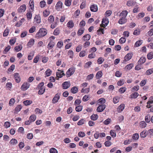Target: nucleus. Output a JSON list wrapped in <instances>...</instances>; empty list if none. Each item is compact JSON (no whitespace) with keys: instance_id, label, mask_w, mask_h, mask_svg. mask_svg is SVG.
<instances>
[{"instance_id":"nucleus-18","label":"nucleus","mask_w":153,"mask_h":153,"mask_svg":"<svg viewBox=\"0 0 153 153\" xmlns=\"http://www.w3.org/2000/svg\"><path fill=\"white\" fill-rule=\"evenodd\" d=\"M102 73L101 71H98L96 74V77L97 79H98L102 77Z\"/></svg>"},{"instance_id":"nucleus-23","label":"nucleus","mask_w":153,"mask_h":153,"mask_svg":"<svg viewBox=\"0 0 153 153\" xmlns=\"http://www.w3.org/2000/svg\"><path fill=\"white\" fill-rule=\"evenodd\" d=\"M146 60V58L145 57H141L138 61L139 63L140 64H142L144 63Z\"/></svg>"},{"instance_id":"nucleus-38","label":"nucleus","mask_w":153,"mask_h":153,"mask_svg":"<svg viewBox=\"0 0 153 153\" xmlns=\"http://www.w3.org/2000/svg\"><path fill=\"white\" fill-rule=\"evenodd\" d=\"M27 18L28 19H30L32 18V13L30 12H28L26 14Z\"/></svg>"},{"instance_id":"nucleus-34","label":"nucleus","mask_w":153,"mask_h":153,"mask_svg":"<svg viewBox=\"0 0 153 153\" xmlns=\"http://www.w3.org/2000/svg\"><path fill=\"white\" fill-rule=\"evenodd\" d=\"M119 98L117 96L113 98V102L114 104H116L119 101Z\"/></svg>"},{"instance_id":"nucleus-54","label":"nucleus","mask_w":153,"mask_h":153,"mask_svg":"<svg viewBox=\"0 0 153 153\" xmlns=\"http://www.w3.org/2000/svg\"><path fill=\"white\" fill-rule=\"evenodd\" d=\"M104 61V59L101 57H100L97 60V63L99 64H101Z\"/></svg>"},{"instance_id":"nucleus-45","label":"nucleus","mask_w":153,"mask_h":153,"mask_svg":"<svg viewBox=\"0 0 153 153\" xmlns=\"http://www.w3.org/2000/svg\"><path fill=\"white\" fill-rule=\"evenodd\" d=\"M39 90L38 91V94H43L45 92V88H41L40 89H39Z\"/></svg>"},{"instance_id":"nucleus-61","label":"nucleus","mask_w":153,"mask_h":153,"mask_svg":"<svg viewBox=\"0 0 153 153\" xmlns=\"http://www.w3.org/2000/svg\"><path fill=\"white\" fill-rule=\"evenodd\" d=\"M9 33V30L6 29L5 30L3 33V36L4 37L7 36Z\"/></svg>"},{"instance_id":"nucleus-31","label":"nucleus","mask_w":153,"mask_h":153,"mask_svg":"<svg viewBox=\"0 0 153 153\" xmlns=\"http://www.w3.org/2000/svg\"><path fill=\"white\" fill-rule=\"evenodd\" d=\"M54 16L52 15H51L49 16L48 19V22L50 23H52L54 21Z\"/></svg>"},{"instance_id":"nucleus-50","label":"nucleus","mask_w":153,"mask_h":153,"mask_svg":"<svg viewBox=\"0 0 153 153\" xmlns=\"http://www.w3.org/2000/svg\"><path fill=\"white\" fill-rule=\"evenodd\" d=\"M46 5V2L44 1H41L40 2V6L41 8L44 7Z\"/></svg>"},{"instance_id":"nucleus-60","label":"nucleus","mask_w":153,"mask_h":153,"mask_svg":"<svg viewBox=\"0 0 153 153\" xmlns=\"http://www.w3.org/2000/svg\"><path fill=\"white\" fill-rule=\"evenodd\" d=\"M63 45V42H58L56 46L59 48H61Z\"/></svg>"},{"instance_id":"nucleus-56","label":"nucleus","mask_w":153,"mask_h":153,"mask_svg":"<svg viewBox=\"0 0 153 153\" xmlns=\"http://www.w3.org/2000/svg\"><path fill=\"white\" fill-rule=\"evenodd\" d=\"M22 108V106L21 105H19L15 108V110L16 111L19 112L20 111Z\"/></svg>"},{"instance_id":"nucleus-25","label":"nucleus","mask_w":153,"mask_h":153,"mask_svg":"<svg viewBox=\"0 0 153 153\" xmlns=\"http://www.w3.org/2000/svg\"><path fill=\"white\" fill-rule=\"evenodd\" d=\"M147 135L151 137V136L153 134V129H151L149 130L147 132Z\"/></svg>"},{"instance_id":"nucleus-32","label":"nucleus","mask_w":153,"mask_h":153,"mask_svg":"<svg viewBox=\"0 0 153 153\" xmlns=\"http://www.w3.org/2000/svg\"><path fill=\"white\" fill-rule=\"evenodd\" d=\"M139 95V94L136 92L132 93L131 95V98H136Z\"/></svg>"},{"instance_id":"nucleus-26","label":"nucleus","mask_w":153,"mask_h":153,"mask_svg":"<svg viewBox=\"0 0 153 153\" xmlns=\"http://www.w3.org/2000/svg\"><path fill=\"white\" fill-rule=\"evenodd\" d=\"M36 119V116L34 114L31 115L30 117L29 120L32 122H34Z\"/></svg>"},{"instance_id":"nucleus-6","label":"nucleus","mask_w":153,"mask_h":153,"mask_svg":"<svg viewBox=\"0 0 153 153\" xmlns=\"http://www.w3.org/2000/svg\"><path fill=\"white\" fill-rule=\"evenodd\" d=\"M29 86L30 84L27 82H25L22 85L21 88L22 90L25 91L29 88Z\"/></svg>"},{"instance_id":"nucleus-21","label":"nucleus","mask_w":153,"mask_h":153,"mask_svg":"<svg viewBox=\"0 0 153 153\" xmlns=\"http://www.w3.org/2000/svg\"><path fill=\"white\" fill-rule=\"evenodd\" d=\"M74 25V23L72 21H69L67 24V26L68 27L72 28Z\"/></svg>"},{"instance_id":"nucleus-13","label":"nucleus","mask_w":153,"mask_h":153,"mask_svg":"<svg viewBox=\"0 0 153 153\" xmlns=\"http://www.w3.org/2000/svg\"><path fill=\"white\" fill-rule=\"evenodd\" d=\"M55 45V42L51 41L48 45L47 48L49 50H50L53 48L54 46Z\"/></svg>"},{"instance_id":"nucleus-39","label":"nucleus","mask_w":153,"mask_h":153,"mask_svg":"<svg viewBox=\"0 0 153 153\" xmlns=\"http://www.w3.org/2000/svg\"><path fill=\"white\" fill-rule=\"evenodd\" d=\"M133 66V65L132 63H131L127 65L125 67V68H126L128 70H130L132 68V67Z\"/></svg>"},{"instance_id":"nucleus-63","label":"nucleus","mask_w":153,"mask_h":153,"mask_svg":"<svg viewBox=\"0 0 153 153\" xmlns=\"http://www.w3.org/2000/svg\"><path fill=\"white\" fill-rule=\"evenodd\" d=\"M122 73L120 72L119 71H117L115 73V76L117 77H120L121 76Z\"/></svg>"},{"instance_id":"nucleus-41","label":"nucleus","mask_w":153,"mask_h":153,"mask_svg":"<svg viewBox=\"0 0 153 153\" xmlns=\"http://www.w3.org/2000/svg\"><path fill=\"white\" fill-rule=\"evenodd\" d=\"M139 137V134L137 133H135L134 134L132 137V138L135 140H137Z\"/></svg>"},{"instance_id":"nucleus-10","label":"nucleus","mask_w":153,"mask_h":153,"mask_svg":"<svg viewBox=\"0 0 153 153\" xmlns=\"http://www.w3.org/2000/svg\"><path fill=\"white\" fill-rule=\"evenodd\" d=\"M26 10V6L25 4L21 5L18 10V11L19 13L24 12Z\"/></svg>"},{"instance_id":"nucleus-22","label":"nucleus","mask_w":153,"mask_h":153,"mask_svg":"<svg viewBox=\"0 0 153 153\" xmlns=\"http://www.w3.org/2000/svg\"><path fill=\"white\" fill-rule=\"evenodd\" d=\"M34 40L33 39H30L27 44V46L29 47H30L34 44Z\"/></svg>"},{"instance_id":"nucleus-62","label":"nucleus","mask_w":153,"mask_h":153,"mask_svg":"<svg viewBox=\"0 0 153 153\" xmlns=\"http://www.w3.org/2000/svg\"><path fill=\"white\" fill-rule=\"evenodd\" d=\"M94 75L93 74H91L88 75L87 77V79L88 80L92 79L93 78Z\"/></svg>"},{"instance_id":"nucleus-58","label":"nucleus","mask_w":153,"mask_h":153,"mask_svg":"<svg viewBox=\"0 0 153 153\" xmlns=\"http://www.w3.org/2000/svg\"><path fill=\"white\" fill-rule=\"evenodd\" d=\"M153 73V70L152 69H149L146 71V74L147 75H149L152 74Z\"/></svg>"},{"instance_id":"nucleus-14","label":"nucleus","mask_w":153,"mask_h":153,"mask_svg":"<svg viewBox=\"0 0 153 153\" xmlns=\"http://www.w3.org/2000/svg\"><path fill=\"white\" fill-rule=\"evenodd\" d=\"M90 10L92 12L97 11L98 10L97 5L94 4L91 5L90 7Z\"/></svg>"},{"instance_id":"nucleus-59","label":"nucleus","mask_w":153,"mask_h":153,"mask_svg":"<svg viewBox=\"0 0 153 153\" xmlns=\"http://www.w3.org/2000/svg\"><path fill=\"white\" fill-rule=\"evenodd\" d=\"M145 13L143 12L140 13L138 14V19H141L143 18L145 16Z\"/></svg>"},{"instance_id":"nucleus-19","label":"nucleus","mask_w":153,"mask_h":153,"mask_svg":"<svg viewBox=\"0 0 153 153\" xmlns=\"http://www.w3.org/2000/svg\"><path fill=\"white\" fill-rule=\"evenodd\" d=\"M132 57V54L128 53L125 56V60L126 61H128L131 59Z\"/></svg>"},{"instance_id":"nucleus-40","label":"nucleus","mask_w":153,"mask_h":153,"mask_svg":"<svg viewBox=\"0 0 153 153\" xmlns=\"http://www.w3.org/2000/svg\"><path fill=\"white\" fill-rule=\"evenodd\" d=\"M34 21H36V22L37 23H40V21L39 20V17L38 15H36L35 16L34 18Z\"/></svg>"},{"instance_id":"nucleus-37","label":"nucleus","mask_w":153,"mask_h":153,"mask_svg":"<svg viewBox=\"0 0 153 153\" xmlns=\"http://www.w3.org/2000/svg\"><path fill=\"white\" fill-rule=\"evenodd\" d=\"M32 103V101L30 100H26L23 102V103L25 105H29Z\"/></svg>"},{"instance_id":"nucleus-36","label":"nucleus","mask_w":153,"mask_h":153,"mask_svg":"<svg viewBox=\"0 0 153 153\" xmlns=\"http://www.w3.org/2000/svg\"><path fill=\"white\" fill-rule=\"evenodd\" d=\"M147 135V133L145 131H143L141 132L140 136L142 138H144Z\"/></svg>"},{"instance_id":"nucleus-17","label":"nucleus","mask_w":153,"mask_h":153,"mask_svg":"<svg viewBox=\"0 0 153 153\" xmlns=\"http://www.w3.org/2000/svg\"><path fill=\"white\" fill-rule=\"evenodd\" d=\"M91 36L89 34L85 35L82 37V39L84 41H88L90 40Z\"/></svg>"},{"instance_id":"nucleus-1","label":"nucleus","mask_w":153,"mask_h":153,"mask_svg":"<svg viewBox=\"0 0 153 153\" xmlns=\"http://www.w3.org/2000/svg\"><path fill=\"white\" fill-rule=\"evenodd\" d=\"M47 33V30L44 28H41L36 34V36L38 38H40L45 36Z\"/></svg>"},{"instance_id":"nucleus-35","label":"nucleus","mask_w":153,"mask_h":153,"mask_svg":"<svg viewBox=\"0 0 153 153\" xmlns=\"http://www.w3.org/2000/svg\"><path fill=\"white\" fill-rule=\"evenodd\" d=\"M30 8L31 9L33 10L34 8V2L33 0H30L29 3Z\"/></svg>"},{"instance_id":"nucleus-51","label":"nucleus","mask_w":153,"mask_h":153,"mask_svg":"<svg viewBox=\"0 0 153 153\" xmlns=\"http://www.w3.org/2000/svg\"><path fill=\"white\" fill-rule=\"evenodd\" d=\"M82 106L79 105L76 107L75 110L77 112H79L82 110Z\"/></svg>"},{"instance_id":"nucleus-55","label":"nucleus","mask_w":153,"mask_h":153,"mask_svg":"<svg viewBox=\"0 0 153 153\" xmlns=\"http://www.w3.org/2000/svg\"><path fill=\"white\" fill-rule=\"evenodd\" d=\"M50 14V12L49 11H47V10H45L43 12V15L45 17H46Z\"/></svg>"},{"instance_id":"nucleus-11","label":"nucleus","mask_w":153,"mask_h":153,"mask_svg":"<svg viewBox=\"0 0 153 153\" xmlns=\"http://www.w3.org/2000/svg\"><path fill=\"white\" fill-rule=\"evenodd\" d=\"M136 3V2L133 0H130L127 1L126 5L128 7L132 6L134 5Z\"/></svg>"},{"instance_id":"nucleus-33","label":"nucleus","mask_w":153,"mask_h":153,"mask_svg":"<svg viewBox=\"0 0 153 153\" xmlns=\"http://www.w3.org/2000/svg\"><path fill=\"white\" fill-rule=\"evenodd\" d=\"M52 72V71L50 69H48L46 71L45 74L47 76H49L51 75Z\"/></svg>"},{"instance_id":"nucleus-7","label":"nucleus","mask_w":153,"mask_h":153,"mask_svg":"<svg viewBox=\"0 0 153 153\" xmlns=\"http://www.w3.org/2000/svg\"><path fill=\"white\" fill-rule=\"evenodd\" d=\"M63 88L64 89H67L69 88L71 84L69 82H65L62 84Z\"/></svg>"},{"instance_id":"nucleus-28","label":"nucleus","mask_w":153,"mask_h":153,"mask_svg":"<svg viewBox=\"0 0 153 153\" xmlns=\"http://www.w3.org/2000/svg\"><path fill=\"white\" fill-rule=\"evenodd\" d=\"M142 40H139L138 41L135 43L134 46L136 47H139L142 44Z\"/></svg>"},{"instance_id":"nucleus-29","label":"nucleus","mask_w":153,"mask_h":153,"mask_svg":"<svg viewBox=\"0 0 153 153\" xmlns=\"http://www.w3.org/2000/svg\"><path fill=\"white\" fill-rule=\"evenodd\" d=\"M140 127L141 128H144L146 126V124L144 121H141L140 122Z\"/></svg>"},{"instance_id":"nucleus-27","label":"nucleus","mask_w":153,"mask_h":153,"mask_svg":"<svg viewBox=\"0 0 153 153\" xmlns=\"http://www.w3.org/2000/svg\"><path fill=\"white\" fill-rule=\"evenodd\" d=\"M98 116L97 114H93L91 116V119L93 120H96L97 119Z\"/></svg>"},{"instance_id":"nucleus-57","label":"nucleus","mask_w":153,"mask_h":153,"mask_svg":"<svg viewBox=\"0 0 153 153\" xmlns=\"http://www.w3.org/2000/svg\"><path fill=\"white\" fill-rule=\"evenodd\" d=\"M15 102V100L14 99L11 98L9 101V104L10 106L13 105Z\"/></svg>"},{"instance_id":"nucleus-9","label":"nucleus","mask_w":153,"mask_h":153,"mask_svg":"<svg viewBox=\"0 0 153 153\" xmlns=\"http://www.w3.org/2000/svg\"><path fill=\"white\" fill-rule=\"evenodd\" d=\"M63 71L58 70V72H56V75L57 77L59 78L62 77L63 76L65 75V74L63 72Z\"/></svg>"},{"instance_id":"nucleus-4","label":"nucleus","mask_w":153,"mask_h":153,"mask_svg":"<svg viewBox=\"0 0 153 153\" xmlns=\"http://www.w3.org/2000/svg\"><path fill=\"white\" fill-rule=\"evenodd\" d=\"M60 94H57L53 98L52 100V102L53 103H55L58 102L60 98Z\"/></svg>"},{"instance_id":"nucleus-49","label":"nucleus","mask_w":153,"mask_h":153,"mask_svg":"<svg viewBox=\"0 0 153 153\" xmlns=\"http://www.w3.org/2000/svg\"><path fill=\"white\" fill-rule=\"evenodd\" d=\"M150 116L149 115L146 116L145 117V120L146 122L149 123L150 121Z\"/></svg>"},{"instance_id":"nucleus-64","label":"nucleus","mask_w":153,"mask_h":153,"mask_svg":"<svg viewBox=\"0 0 153 153\" xmlns=\"http://www.w3.org/2000/svg\"><path fill=\"white\" fill-rule=\"evenodd\" d=\"M126 41V39L122 37L119 40V42L121 44H123L125 43Z\"/></svg>"},{"instance_id":"nucleus-30","label":"nucleus","mask_w":153,"mask_h":153,"mask_svg":"<svg viewBox=\"0 0 153 153\" xmlns=\"http://www.w3.org/2000/svg\"><path fill=\"white\" fill-rule=\"evenodd\" d=\"M10 143L12 145H15L17 144V141L16 139H12L10 142Z\"/></svg>"},{"instance_id":"nucleus-46","label":"nucleus","mask_w":153,"mask_h":153,"mask_svg":"<svg viewBox=\"0 0 153 153\" xmlns=\"http://www.w3.org/2000/svg\"><path fill=\"white\" fill-rule=\"evenodd\" d=\"M85 121V120L83 119H82L78 121L77 123V125L79 126L82 125L84 124Z\"/></svg>"},{"instance_id":"nucleus-47","label":"nucleus","mask_w":153,"mask_h":153,"mask_svg":"<svg viewBox=\"0 0 153 153\" xmlns=\"http://www.w3.org/2000/svg\"><path fill=\"white\" fill-rule=\"evenodd\" d=\"M147 58L149 59H151L153 58V53L150 52L149 53L147 56Z\"/></svg>"},{"instance_id":"nucleus-43","label":"nucleus","mask_w":153,"mask_h":153,"mask_svg":"<svg viewBox=\"0 0 153 153\" xmlns=\"http://www.w3.org/2000/svg\"><path fill=\"white\" fill-rule=\"evenodd\" d=\"M110 133L111 136L113 137H115L116 136V133L114 130H111L110 131Z\"/></svg>"},{"instance_id":"nucleus-52","label":"nucleus","mask_w":153,"mask_h":153,"mask_svg":"<svg viewBox=\"0 0 153 153\" xmlns=\"http://www.w3.org/2000/svg\"><path fill=\"white\" fill-rule=\"evenodd\" d=\"M50 153H57V150L54 148H52L49 150Z\"/></svg>"},{"instance_id":"nucleus-16","label":"nucleus","mask_w":153,"mask_h":153,"mask_svg":"<svg viewBox=\"0 0 153 153\" xmlns=\"http://www.w3.org/2000/svg\"><path fill=\"white\" fill-rule=\"evenodd\" d=\"M128 13V11L126 10H123L120 13V16L126 18Z\"/></svg>"},{"instance_id":"nucleus-44","label":"nucleus","mask_w":153,"mask_h":153,"mask_svg":"<svg viewBox=\"0 0 153 153\" xmlns=\"http://www.w3.org/2000/svg\"><path fill=\"white\" fill-rule=\"evenodd\" d=\"M71 0H65V4L67 6H69L71 4Z\"/></svg>"},{"instance_id":"nucleus-42","label":"nucleus","mask_w":153,"mask_h":153,"mask_svg":"<svg viewBox=\"0 0 153 153\" xmlns=\"http://www.w3.org/2000/svg\"><path fill=\"white\" fill-rule=\"evenodd\" d=\"M60 30L58 28H56L54 30L53 34L55 35H58L60 33Z\"/></svg>"},{"instance_id":"nucleus-24","label":"nucleus","mask_w":153,"mask_h":153,"mask_svg":"<svg viewBox=\"0 0 153 153\" xmlns=\"http://www.w3.org/2000/svg\"><path fill=\"white\" fill-rule=\"evenodd\" d=\"M78 91V88L75 86L74 87L72 88L71 89V92L73 94H75Z\"/></svg>"},{"instance_id":"nucleus-5","label":"nucleus","mask_w":153,"mask_h":153,"mask_svg":"<svg viewBox=\"0 0 153 153\" xmlns=\"http://www.w3.org/2000/svg\"><path fill=\"white\" fill-rule=\"evenodd\" d=\"M108 22L109 21L108 19L105 18L103 19L102 21L101 26L102 27H105L107 25Z\"/></svg>"},{"instance_id":"nucleus-53","label":"nucleus","mask_w":153,"mask_h":153,"mask_svg":"<svg viewBox=\"0 0 153 153\" xmlns=\"http://www.w3.org/2000/svg\"><path fill=\"white\" fill-rule=\"evenodd\" d=\"M84 32V30L82 28H80L78 30L77 33L78 35L80 36Z\"/></svg>"},{"instance_id":"nucleus-15","label":"nucleus","mask_w":153,"mask_h":153,"mask_svg":"<svg viewBox=\"0 0 153 153\" xmlns=\"http://www.w3.org/2000/svg\"><path fill=\"white\" fill-rule=\"evenodd\" d=\"M14 77L15 80L17 83H19L20 81V78L18 73L15 74Z\"/></svg>"},{"instance_id":"nucleus-12","label":"nucleus","mask_w":153,"mask_h":153,"mask_svg":"<svg viewBox=\"0 0 153 153\" xmlns=\"http://www.w3.org/2000/svg\"><path fill=\"white\" fill-rule=\"evenodd\" d=\"M127 22V19L126 18L122 17L119 20L118 23L121 25Z\"/></svg>"},{"instance_id":"nucleus-48","label":"nucleus","mask_w":153,"mask_h":153,"mask_svg":"<svg viewBox=\"0 0 153 153\" xmlns=\"http://www.w3.org/2000/svg\"><path fill=\"white\" fill-rule=\"evenodd\" d=\"M15 66L14 65H12L8 70V72L12 71L14 69Z\"/></svg>"},{"instance_id":"nucleus-2","label":"nucleus","mask_w":153,"mask_h":153,"mask_svg":"<svg viewBox=\"0 0 153 153\" xmlns=\"http://www.w3.org/2000/svg\"><path fill=\"white\" fill-rule=\"evenodd\" d=\"M75 70V68L74 67L69 68L67 71L66 74L67 77H69L74 74Z\"/></svg>"},{"instance_id":"nucleus-8","label":"nucleus","mask_w":153,"mask_h":153,"mask_svg":"<svg viewBox=\"0 0 153 153\" xmlns=\"http://www.w3.org/2000/svg\"><path fill=\"white\" fill-rule=\"evenodd\" d=\"M105 108V105L102 104L99 105L97 109V111L98 112H101L103 111Z\"/></svg>"},{"instance_id":"nucleus-3","label":"nucleus","mask_w":153,"mask_h":153,"mask_svg":"<svg viewBox=\"0 0 153 153\" xmlns=\"http://www.w3.org/2000/svg\"><path fill=\"white\" fill-rule=\"evenodd\" d=\"M63 3L60 1H58L55 6V9L57 11H59L62 8Z\"/></svg>"},{"instance_id":"nucleus-20","label":"nucleus","mask_w":153,"mask_h":153,"mask_svg":"<svg viewBox=\"0 0 153 153\" xmlns=\"http://www.w3.org/2000/svg\"><path fill=\"white\" fill-rule=\"evenodd\" d=\"M125 105L124 104H121L119 105L117 108V111L119 112H121L124 108Z\"/></svg>"}]
</instances>
